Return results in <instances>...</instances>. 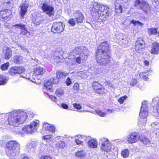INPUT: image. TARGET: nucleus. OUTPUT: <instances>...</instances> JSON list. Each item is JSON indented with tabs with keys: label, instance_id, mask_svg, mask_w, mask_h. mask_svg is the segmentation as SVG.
Wrapping results in <instances>:
<instances>
[{
	"label": "nucleus",
	"instance_id": "1",
	"mask_svg": "<svg viewBox=\"0 0 159 159\" xmlns=\"http://www.w3.org/2000/svg\"><path fill=\"white\" fill-rule=\"evenodd\" d=\"M33 111L25 112L22 109L14 110L6 114H0V128H7L10 125L13 127L23 124L28 116L30 118L34 116Z\"/></svg>",
	"mask_w": 159,
	"mask_h": 159
},
{
	"label": "nucleus",
	"instance_id": "2",
	"mask_svg": "<svg viewBox=\"0 0 159 159\" xmlns=\"http://www.w3.org/2000/svg\"><path fill=\"white\" fill-rule=\"evenodd\" d=\"M109 46V44L105 41L102 42L98 47L96 59L97 63L100 66H106L110 61Z\"/></svg>",
	"mask_w": 159,
	"mask_h": 159
},
{
	"label": "nucleus",
	"instance_id": "3",
	"mask_svg": "<svg viewBox=\"0 0 159 159\" xmlns=\"http://www.w3.org/2000/svg\"><path fill=\"white\" fill-rule=\"evenodd\" d=\"M91 14L97 20L106 18L109 16L108 12L109 7L106 5L98 4L97 2H92L90 4Z\"/></svg>",
	"mask_w": 159,
	"mask_h": 159
},
{
	"label": "nucleus",
	"instance_id": "4",
	"mask_svg": "<svg viewBox=\"0 0 159 159\" xmlns=\"http://www.w3.org/2000/svg\"><path fill=\"white\" fill-rule=\"evenodd\" d=\"M89 51L86 47L79 46L76 47L70 55H73V58L75 61V65L83 63L87 59Z\"/></svg>",
	"mask_w": 159,
	"mask_h": 159
},
{
	"label": "nucleus",
	"instance_id": "5",
	"mask_svg": "<svg viewBox=\"0 0 159 159\" xmlns=\"http://www.w3.org/2000/svg\"><path fill=\"white\" fill-rule=\"evenodd\" d=\"M20 145L15 141H11L6 144V146L9 150L8 152L11 156H14L19 152Z\"/></svg>",
	"mask_w": 159,
	"mask_h": 159
},
{
	"label": "nucleus",
	"instance_id": "6",
	"mask_svg": "<svg viewBox=\"0 0 159 159\" xmlns=\"http://www.w3.org/2000/svg\"><path fill=\"white\" fill-rule=\"evenodd\" d=\"M100 150L102 152H108L111 151L112 144L106 138L102 137L99 139Z\"/></svg>",
	"mask_w": 159,
	"mask_h": 159
},
{
	"label": "nucleus",
	"instance_id": "7",
	"mask_svg": "<svg viewBox=\"0 0 159 159\" xmlns=\"http://www.w3.org/2000/svg\"><path fill=\"white\" fill-rule=\"evenodd\" d=\"M39 121L36 120L31 122L29 125H27L24 127V130L26 134H31L36 131L39 126Z\"/></svg>",
	"mask_w": 159,
	"mask_h": 159
},
{
	"label": "nucleus",
	"instance_id": "8",
	"mask_svg": "<svg viewBox=\"0 0 159 159\" xmlns=\"http://www.w3.org/2000/svg\"><path fill=\"white\" fill-rule=\"evenodd\" d=\"M148 106L146 102L144 101L142 102L139 116L140 118L146 119L148 113Z\"/></svg>",
	"mask_w": 159,
	"mask_h": 159
},
{
	"label": "nucleus",
	"instance_id": "9",
	"mask_svg": "<svg viewBox=\"0 0 159 159\" xmlns=\"http://www.w3.org/2000/svg\"><path fill=\"white\" fill-rule=\"evenodd\" d=\"M59 81V80L52 78L49 80H45L44 82V89L51 92L52 91V84H57Z\"/></svg>",
	"mask_w": 159,
	"mask_h": 159
},
{
	"label": "nucleus",
	"instance_id": "10",
	"mask_svg": "<svg viewBox=\"0 0 159 159\" xmlns=\"http://www.w3.org/2000/svg\"><path fill=\"white\" fill-rule=\"evenodd\" d=\"M64 25L61 22H56L52 24L51 31L54 33H59L63 31L64 28Z\"/></svg>",
	"mask_w": 159,
	"mask_h": 159
},
{
	"label": "nucleus",
	"instance_id": "11",
	"mask_svg": "<svg viewBox=\"0 0 159 159\" xmlns=\"http://www.w3.org/2000/svg\"><path fill=\"white\" fill-rule=\"evenodd\" d=\"M73 16L75 17V22L76 24L83 23L84 17L83 13L80 10L75 11H74Z\"/></svg>",
	"mask_w": 159,
	"mask_h": 159
},
{
	"label": "nucleus",
	"instance_id": "12",
	"mask_svg": "<svg viewBox=\"0 0 159 159\" xmlns=\"http://www.w3.org/2000/svg\"><path fill=\"white\" fill-rule=\"evenodd\" d=\"M145 47V42L144 40H137L135 44V51L137 52L142 53Z\"/></svg>",
	"mask_w": 159,
	"mask_h": 159
},
{
	"label": "nucleus",
	"instance_id": "13",
	"mask_svg": "<svg viewBox=\"0 0 159 159\" xmlns=\"http://www.w3.org/2000/svg\"><path fill=\"white\" fill-rule=\"evenodd\" d=\"M41 8L44 13L51 16L53 14L54 7L45 3L43 4Z\"/></svg>",
	"mask_w": 159,
	"mask_h": 159
},
{
	"label": "nucleus",
	"instance_id": "14",
	"mask_svg": "<svg viewBox=\"0 0 159 159\" xmlns=\"http://www.w3.org/2000/svg\"><path fill=\"white\" fill-rule=\"evenodd\" d=\"M25 70L24 68L22 66H13L10 68L9 73L12 75L17 74H20L23 73Z\"/></svg>",
	"mask_w": 159,
	"mask_h": 159
},
{
	"label": "nucleus",
	"instance_id": "15",
	"mask_svg": "<svg viewBox=\"0 0 159 159\" xmlns=\"http://www.w3.org/2000/svg\"><path fill=\"white\" fill-rule=\"evenodd\" d=\"M149 52L152 55H158L159 54V43H153L149 47Z\"/></svg>",
	"mask_w": 159,
	"mask_h": 159
},
{
	"label": "nucleus",
	"instance_id": "16",
	"mask_svg": "<svg viewBox=\"0 0 159 159\" xmlns=\"http://www.w3.org/2000/svg\"><path fill=\"white\" fill-rule=\"evenodd\" d=\"M139 134L138 132L131 133L127 137V141L130 143L136 142L139 139Z\"/></svg>",
	"mask_w": 159,
	"mask_h": 159
},
{
	"label": "nucleus",
	"instance_id": "17",
	"mask_svg": "<svg viewBox=\"0 0 159 159\" xmlns=\"http://www.w3.org/2000/svg\"><path fill=\"white\" fill-rule=\"evenodd\" d=\"M46 72L45 69L40 67H37L34 70L33 78L35 80L38 78L37 77L39 75H43Z\"/></svg>",
	"mask_w": 159,
	"mask_h": 159
},
{
	"label": "nucleus",
	"instance_id": "18",
	"mask_svg": "<svg viewBox=\"0 0 159 159\" xmlns=\"http://www.w3.org/2000/svg\"><path fill=\"white\" fill-rule=\"evenodd\" d=\"M29 5L26 2H24L20 6V14L21 16L23 18L24 16L27 11V9Z\"/></svg>",
	"mask_w": 159,
	"mask_h": 159
},
{
	"label": "nucleus",
	"instance_id": "19",
	"mask_svg": "<svg viewBox=\"0 0 159 159\" xmlns=\"http://www.w3.org/2000/svg\"><path fill=\"white\" fill-rule=\"evenodd\" d=\"M3 11H4V14L3 16L4 17L3 21L5 22L9 20L11 18L12 12L9 10L6 9Z\"/></svg>",
	"mask_w": 159,
	"mask_h": 159
},
{
	"label": "nucleus",
	"instance_id": "20",
	"mask_svg": "<svg viewBox=\"0 0 159 159\" xmlns=\"http://www.w3.org/2000/svg\"><path fill=\"white\" fill-rule=\"evenodd\" d=\"M43 129L52 133H54L55 131V127L52 125L47 123L43 124Z\"/></svg>",
	"mask_w": 159,
	"mask_h": 159
},
{
	"label": "nucleus",
	"instance_id": "21",
	"mask_svg": "<svg viewBox=\"0 0 159 159\" xmlns=\"http://www.w3.org/2000/svg\"><path fill=\"white\" fill-rule=\"evenodd\" d=\"M152 71L151 70H147L144 72H141L139 74L140 78L143 79L144 80H147L148 79L147 77L148 75H151L152 74Z\"/></svg>",
	"mask_w": 159,
	"mask_h": 159
},
{
	"label": "nucleus",
	"instance_id": "22",
	"mask_svg": "<svg viewBox=\"0 0 159 159\" xmlns=\"http://www.w3.org/2000/svg\"><path fill=\"white\" fill-rule=\"evenodd\" d=\"M88 145L90 148H96L98 147V143L96 139H91L87 142Z\"/></svg>",
	"mask_w": 159,
	"mask_h": 159
},
{
	"label": "nucleus",
	"instance_id": "23",
	"mask_svg": "<svg viewBox=\"0 0 159 159\" xmlns=\"http://www.w3.org/2000/svg\"><path fill=\"white\" fill-rule=\"evenodd\" d=\"M17 27L20 29L21 33L23 34H29V32L25 27V25L21 24H17L13 26V27Z\"/></svg>",
	"mask_w": 159,
	"mask_h": 159
},
{
	"label": "nucleus",
	"instance_id": "24",
	"mask_svg": "<svg viewBox=\"0 0 159 159\" xmlns=\"http://www.w3.org/2000/svg\"><path fill=\"white\" fill-rule=\"evenodd\" d=\"M90 74H91L88 71L84 70L83 71H80L78 72L77 75L81 78L86 79Z\"/></svg>",
	"mask_w": 159,
	"mask_h": 159
},
{
	"label": "nucleus",
	"instance_id": "25",
	"mask_svg": "<svg viewBox=\"0 0 159 159\" xmlns=\"http://www.w3.org/2000/svg\"><path fill=\"white\" fill-rule=\"evenodd\" d=\"M139 7L141 10L146 13H147L150 10V7L148 3L146 2Z\"/></svg>",
	"mask_w": 159,
	"mask_h": 159
},
{
	"label": "nucleus",
	"instance_id": "26",
	"mask_svg": "<svg viewBox=\"0 0 159 159\" xmlns=\"http://www.w3.org/2000/svg\"><path fill=\"white\" fill-rule=\"evenodd\" d=\"M12 61L17 64H20L22 62V57L20 56L16 55L13 57Z\"/></svg>",
	"mask_w": 159,
	"mask_h": 159
},
{
	"label": "nucleus",
	"instance_id": "27",
	"mask_svg": "<svg viewBox=\"0 0 159 159\" xmlns=\"http://www.w3.org/2000/svg\"><path fill=\"white\" fill-rule=\"evenodd\" d=\"M38 142L36 141H31L27 145V148L33 150L37 146Z\"/></svg>",
	"mask_w": 159,
	"mask_h": 159
},
{
	"label": "nucleus",
	"instance_id": "28",
	"mask_svg": "<svg viewBox=\"0 0 159 159\" xmlns=\"http://www.w3.org/2000/svg\"><path fill=\"white\" fill-rule=\"evenodd\" d=\"M86 155V152L83 150L79 151L75 154V156L80 159H84L85 158Z\"/></svg>",
	"mask_w": 159,
	"mask_h": 159
},
{
	"label": "nucleus",
	"instance_id": "29",
	"mask_svg": "<svg viewBox=\"0 0 159 159\" xmlns=\"http://www.w3.org/2000/svg\"><path fill=\"white\" fill-rule=\"evenodd\" d=\"M146 119L139 118L138 120V125L142 128L145 127L146 124Z\"/></svg>",
	"mask_w": 159,
	"mask_h": 159
},
{
	"label": "nucleus",
	"instance_id": "30",
	"mask_svg": "<svg viewBox=\"0 0 159 159\" xmlns=\"http://www.w3.org/2000/svg\"><path fill=\"white\" fill-rule=\"evenodd\" d=\"M32 21L35 25H38L42 23L43 20L41 17L39 16L33 18Z\"/></svg>",
	"mask_w": 159,
	"mask_h": 159
},
{
	"label": "nucleus",
	"instance_id": "31",
	"mask_svg": "<svg viewBox=\"0 0 159 159\" xmlns=\"http://www.w3.org/2000/svg\"><path fill=\"white\" fill-rule=\"evenodd\" d=\"M65 63L69 66L75 65V61L73 58V57H69L65 60Z\"/></svg>",
	"mask_w": 159,
	"mask_h": 159
},
{
	"label": "nucleus",
	"instance_id": "32",
	"mask_svg": "<svg viewBox=\"0 0 159 159\" xmlns=\"http://www.w3.org/2000/svg\"><path fill=\"white\" fill-rule=\"evenodd\" d=\"M67 74L64 72L60 71H57L56 73L57 79H63L65 78L67 76Z\"/></svg>",
	"mask_w": 159,
	"mask_h": 159
},
{
	"label": "nucleus",
	"instance_id": "33",
	"mask_svg": "<svg viewBox=\"0 0 159 159\" xmlns=\"http://www.w3.org/2000/svg\"><path fill=\"white\" fill-rule=\"evenodd\" d=\"M139 139L140 142L145 144H148L150 142V140L145 136H139Z\"/></svg>",
	"mask_w": 159,
	"mask_h": 159
},
{
	"label": "nucleus",
	"instance_id": "34",
	"mask_svg": "<svg viewBox=\"0 0 159 159\" xmlns=\"http://www.w3.org/2000/svg\"><path fill=\"white\" fill-rule=\"evenodd\" d=\"M12 56V51L11 49L7 48L6 51L5 58L6 59H8Z\"/></svg>",
	"mask_w": 159,
	"mask_h": 159
},
{
	"label": "nucleus",
	"instance_id": "35",
	"mask_svg": "<svg viewBox=\"0 0 159 159\" xmlns=\"http://www.w3.org/2000/svg\"><path fill=\"white\" fill-rule=\"evenodd\" d=\"M122 5L118 4L115 7V11L118 14H120L122 12L123 8Z\"/></svg>",
	"mask_w": 159,
	"mask_h": 159
},
{
	"label": "nucleus",
	"instance_id": "36",
	"mask_svg": "<svg viewBox=\"0 0 159 159\" xmlns=\"http://www.w3.org/2000/svg\"><path fill=\"white\" fill-rule=\"evenodd\" d=\"M8 80V78L0 75V85H4Z\"/></svg>",
	"mask_w": 159,
	"mask_h": 159
},
{
	"label": "nucleus",
	"instance_id": "37",
	"mask_svg": "<svg viewBox=\"0 0 159 159\" xmlns=\"http://www.w3.org/2000/svg\"><path fill=\"white\" fill-rule=\"evenodd\" d=\"M64 93V90L61 89H57L55 92V94L58 97H62Z\"/></svg>",
	"mask_w": 159,
	"mask_h": 159
},
{
	"label": "nucleus",
	"instance_id": "38",
	"mask_svg": "<svg viewBox=\"0 0 159 159\" xmlns=\"http://www.w3.org/2000/svg\"><path fill=\"white\" fill-rule=\"evenodd\" d=\"M23 129L24 127L22 128H18L15 131L16 134L22 136L24 135V133H26V132Z\"/></svg>",
	"mask_w": 159,
	"mask_h": 159
},
{
	"label": "nucleus",
	"instance_id": "39",
	"mask_svg": "<svg viewBox=\"0 0 159 159\" xmlns=\"http://www.w3.org/2000/svg\"><path fill=\"white\" fill-rule=\"evenodd\" d=\"M92 86L94 90L96 91L98 89L101 88L102 85L97 82H94L92 84Z\"/></svg>",
	"mask_w": 159,
	"mask_h": 159
},
{
	"label": "nucleus",
	"instance_id": "40",
	"mask_svg": "<svg viewBox=\"0 0 159 159\" xmlns=\"http://www.w3.org/2000/svg\"><path fill=\"white\" fill-rule=\"evenodd\" d=\"M157 28H150L148 29V33L151 35L157 33Z\"/></svg>",
	"mask_w": 159,
	"mask_h": 159
},
{
	"label": "nucleus",
	"instance_id": "41",
	"mask_svg": "<svg viewBox=\"0 0 159 159\" xmlns=\"http://www.w3.org/2000/svg\"><path fill=\"white\" fill-rule=\"evenodd\" d=\"M56 146L57 148H63L66 146V144L63 141H61L60 142L57 143L56 145Z\"/></svg>",
	"mask_w": 159,
	"mask_h": 159
},
{
	"label": "nucleus",
	"instance_id": "42",
	"mask_svg": "<svg viewBox=\"0 0 159 159\" xmlns=\"http://www.w3.org/2000/svg\"><path fill=\"white\" fill-rule=\"evenodd\" d=\"M9 65L10 64L9 62H6L3 64L1 66V69L3 71L7 70Z\"/></svg>",
	"mask_w": 159,
	"mask_h": 159
},
{
	"label": "nucleus",
	"instance_id": "43",
	"mask_svg": "<svg viewBox=\"0 0 159 159\" xmlns=\"http://www.w3.org/2000/svg\"><path fill=\"white\" fill-rule=\"evenodd\" d=\"M79 89V85L77 83H75L73 86V91L74 93H77Z\"/></svg>",
	"mask_w": 159,
	"mask_h": 159
},
{
	"label": "nucleus",
	"instance_id": "44",
	"mask_svg": "<svg viewBox=\"0 0 159 159\" xmlns=\"http://www.w3.org/2000/svg\"><path fill=\"white\" fill-rule=\"evenodd\" d=\"M145 2L144 0H135L134 6L135 7H137L143 4Z\"/></svg>",
	"mask_w": 159,
	"mask_h": 159
},
{
	"label": "nucleus",
	"instance_id": "45",
	"mask_svg": "<svg viewBox=\"0 0 159 159\" xmlns=\"http://www.w3.org/2000/svg\"><path fill=\"white\" fill-rule=\"evenodd\" d=\"M95 112L98 115L101 117H104L107 115L105 112H103L99 110H96Z\"/></svg>",
	"mask_w": 159,
	"mask_h": 159
},
{
	"label": "nucleus",
	"instance_id": "46",
	"mask_svg": "<svg viewBox=\"0 0 159 159\" xmlns=\"http://www.w3.org/2000/svg\"><path fill=\"white\" fill-rule=\"evenodd\" d=\"M129 154V152L128 149H125L122 151L121 155L124 157H127Z\"/></svg>",
	"mask_w": 159,
	"mask_h": 159
},
{
	"label": "nucleus",
	"instance_id": "47",
	"mask_svg": "<svg viewBox=\"0 0 159 159\" xmlns=\"http://www.w3.org/2000/svg\"><path fill=\"white\" fill-rule=\"evenodd\" d=\"M40 159H55V158L49 155H44L41 156Z\"/></svg>",
	"mask_w": 159,
	"mask_h": 159
},
{
	"label": "nucleus",
	"instance_id": "48",
	"mask_svg": "<svg viewBox=\"0 0 159 159\" xmlns=\"http://www.w3.org/2000/svg\"><path fill=\"white\" fill-rule=\"evenodd\" d=\"M152 127L154 128V129L157 130L158 129H159V124L158 122H154L151 124Z\"/></svg>",
	"mask_w": 159,
	"mask_h": 159
},
{
	"label": "nucleus",
	"instance_id": "49",
	"mask_svg": "<svg viewBox=\"0 0 159 159\" xmlns=\"http://www.w3.org/2000/svg\"><path fill=\"white\" fill-rule=\"evenodd\" d=\"M75 18H73L70 19L68 21V23L69 24L71 25V26H74L75 25L76 22H75Z\"/></svg>",
	"mask_w": 159,
	"mask_h": 159
},
{
	"label": "nucleus",
	"instance_id": "50",
	"mask_svg": "<svg viewBox=\"0 0 159 159\" xmlns=\"http://www.w3.org/2000/svg\"><path fill=\"white\" fill-rule=\"evenodd\" d=\"M127 98V96L126 95L123 96L120 98L118 100V101L120 104H122L124 100H126Z\"/></svg>",
	"mask_w": 159,
	"mask_h": 159
},
{
	"label": "nucleus",
	"instance_id": "51",
	"mask_svg": "<svg viewBox=\"0 0 159 159\" xmlns=\"http://www.w3.org/2000/svg\"><path fill=\"white\" fill-rule=\"evenodd\" d=\"M105 89L104 88L102 87V86L100 88L98 89L96 91V93L99 94H103L104 93Z\"/></svg>",
	"mask_w": 159,
	"mask_h": 159
},
{
	"label": "nucleus",
	"instance_id": "52",
	"mask_svg": "<svg viewBox=\"0 0 159 159\" xmlns=\"http://www.w3.org/2000/svg\"><path fill=\"white\" fill-rule=\"evenodd\" d=\"M131 23L134 24V26L136 25L142 26L143 25L142 23H141L139 21L132 20L131 21Z\"/></svg>",
	"mask_w": 159,
	"mask_h": 159
},
{
	"label": "nucleus",
	"instance_id": "53",
	"mask_svg": "<svg viewBox=\"0 0 159 159\" xmlns=\"http://www.w3.org/2000/svg\"><path fill=\"white\" fill-rule=\"evenodd\" d=\"M45 145L43 143H40L39 148L41 152H43L44 151L45 148Z\"/></svg>",
	"mask_w": 159,
	"mask_h": 159
},
{
	"label": "nucleus",
	"instance_id": "54",
	"mask_svg": "<svg viewBox=\"0 0 159 159\" xmlns=\"http://www.w3.org/2000/svg\"><path fill=\"white\" fill-rule=\"evenodd\" d=\"M73 107L78 110H80L82 108L81 106L78 103H75L73 104Z\"/></svg>",
	"mask_w": 159,
	"mask_h": 159
},
{
	"label": "nucleus",
	"instance_id": "55",
	"mask_svg": "<svg viewBox=\"0 0 159 159\" xmlns=\"http://www.w3.org/2000/svg\"><path fill=\"white\" fill-rule=\"evenodd\" d=\"M137 80L135 78L133 79L130 82V85L131 86H134L137 83Z\"/></svg>",
	"mask_w": 159,
	"mask_h": 159
},
{
	"label": "nucleus",
	"instance_id": "56",
	"mask_svg": "<svg viewBox=\"0 0 159 159\" xmlns=\"http://www.w3.org/2000/svg\"><path fill=\"white\" fill-rule=\"evenodd\" d=\"M91 137L89 136H86L84 135L83 137L82 138V140L85 141L86 142H88L91 139Z\"/></svg>",
	"mask_w": 159,
	"mask_h": 159
},
{
	"label": "nucleus",
	"instance_id": "57",
	"mask_svg": "<svg viewBox=\"0 0 159 159\" xmlns=\"http://www.w3.org/2000/svg\"><path fill=\"white\" fill-rule=\"evenodd\" d=\"M50 99L55 102H56L57 101V99L55 96L50 95L49 96Z\"/></svg>",
	"mask_w": 159,
	"mask_h": 159
},
{
	"label": "nucleus",
	"instance_id": "58",
	"mask_svg": "<svg viewBox=\"0 0 159 159\" xmlns=\"http://www.w3.org/2000/svg\"><path fill=\"white\" fill-rule=\"evenodd\" d=\"M4 14V11H0V20L3 21L4 17L3 16Z\"/></svg>",
	"mask_w": 159,
	"mask_h": 159
},
{
	"label": "nucleus",
	"instance_id": "59",
	"mask_svg": "<svg viewBox=\"0 0 159 159\" xmlns=\"http://www.w3.org/2000/svg\"><path fill=\"white\" fill-rule=\"evenodd\" d=\"M66 83L67 86H69L72 83V82L70 78L68 77L67 78Z\"/></svg>",
	"mask_w": 159,
	"mask_h": 159
},
{
	"label": "nucleus",
	"instance_id": "60",
	"mask_svg": "<svg viewBox=\"0 0 159 159\" xmlns=\"http://www.w3.org/2000/svg\"><path fill=\"white\" fill-rule=\"evenodd\" d=\"M52 137V135H46L45 136H44L43 137V139L44 140H47V141H48L49 140H50V138H51Z\"/></svg>",
	"mask_w": 159,
	"mask_h": 159
},
{
	"label": "nucleus",
	"instance_id": "61",
	"mask_svg": "<svg viewBox=\"0 0 159 159\" xmlns=\"http://www.w3.org/2000/svg\"><path fill=\"white\" fill-rule=\"evenodd\" d=\"M61 107L64 109H67L68 108V106L65 103H62L61 104Z\"/></svg>",
	"mask_w": 159,
	"mask_h": 159
},
{
	"label": "nucleus",
	"instance_id": "62",
	"mask_svg": "<svg viewBox=\"0 0 159 159\" xmlns=\"http://www.w3.org/2000/svg\"><path fill=\"white\" fill-rule=\"evenodd\" d=\"M75 141L76 144L77 145L81 144L83 143L82 141L77 139H75Z\"/></svg>",
	"mask_w": 159,
	"mask_h": 159
},
{
	"label": "nucleus",
	"instance_id": "63",
	"mask_svg": "<svg viewBox=\"0 0 159 159\" xmlns=\"http://www.w3.org/2000/svg\"><path fill=\"white\" fill-rule=\"evenodd\" d=\"M19 46L20 47V48H21V49L25 52H26L27 51L28 52V49L25 48V47H24L23 46H21V45H19Z\"/></svg>",
	"mask_w": 159,
	"mask_h": 159
},
{
	"label": "nucleus",
	"instance_id": "64",
	"mask_svg": "<svg viewBox=\"0 0 159 159\" xmlns=\"http://www.w3.org/2000/svg\"><path fill=\"white\" fill-rule=\"evenodd\" d=\"M58 53V52H57L56 51H55L54 53V55L53 56L54 59L60 58L59 56H58L57 55Z\"/></svg>",
	"mask_w": 159,
	"mask_h": 159
}]
</instances>
